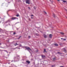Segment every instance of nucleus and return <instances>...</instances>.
I'll return each mask as SVG.
<instances>
[{
	"mask_svg": "<svg viewBox=\"0 0 67 67\" xmlns=\"http://www.w3.org/2000/svg\"><path fill=\"white\" fill-rule=\"evenodd\" d=\"M30 0H26V3H27L29 4H30Z\"/></svg>",
	"mask_w": 67,
	"mask_h": 67,
	"instance_id": "obj_1",
	"label": "nucleus"
},
{
	"mask_svg": "<svg viewBox=\"0 0 67 67\" xmlns=\"http://www.w3.org/2000/svg\"><path fill=\"white\" fill-rule=\"evenodd\" d=\"M25 48L26 49H27L28 50H30V51L32 50L31 49H30V48L29 47H25Z\"/></svg>",
	"mask_w": 67,
	"mask_h": 67,
	"instance_id": "obj_2",
	"label": "nucleus"
},
{
	"mask_svg": "<svg viewBox=\"0 0 67 67\" xmlns=\"http://www.w3.org/2000/svg\"><path fill=\"white\" fill-rule=\"evenodd\" d=\"M16 17H13L11 18V19L12 20H14L16 19Z\"/></svg>",
	"mask_w": 67,
	"mask_h": 67,
	"instance_id": "obj_3",
	"label": "nucleus"
},
{
	"mask_svg": "<svg viewBox=\"0 0 67 67\" xmlns=\"http://www.w3.org/2000/svg\"><path fill=\"white\" fill-rule=\"evenodd\" d=\"M26 62L28 64H30V62L29 61V60L26 61Z\"/></svg>",
	"mask_w": 67,
	"mask_h": 67,
	"instance_id": "obj_4",
	"label": "nucleus"
},
{
	"mask_svg": "<svg viewBox=\"0 0 67 67\" xmlns=\"http://www.w3.org/2000/svg\"><path fill=\"white\" fill-rule=\"evenodd\" d=\"M52 36L53 35H52V34H50L49 35V38H52Z\"/></svg>",
	"mask_w": 67,
	"mask_h": 67,
	"instance_id": "obj_5",
	"label": "nucleus"
},
{
	"mask_svg": "<svg viewBox=\"0 0 67 67\" xmlns=\"http://www.w3.org/2000/svg\"><path fill=\"white\" fill-rule=\"evenodd\" d=\"M55 46H58V44H57L55 43L54 44Z\"/></svg>",
	"mask_w": 67,
	"mask_h": 67,
	"instance_id": "obj_6",
	"label": "nucleus"
},
{
	"mask_svg": "<svg viewBox=\"0 0 67 67\" xmlns=\"http://www.w3.org/2000/svg\"><path fill=\"white\" fill-rule=\"evenodd\" d=\"M42 58H44L45 57V55H42Z\"/></svg>",
	"mask_w": 67,
	"mask_h": 67,
	"instance_id": "obj_7",
	"label": "nucleus"
},
{
	"mask_svg": "<svg viewBox=\"0 0 67 67\" xmlns=\"http://www.w3.org/2000/svg\"><path fill=\"white\" fill-rule=\"evenodd\" d=\"M60 34H61L62 35H64V33L63 32H60Z\"/></svg>",
	"mask_w": 67,
	"mask_h": 67,
	"instance_id": "obj_8",
	"label": "nucleus"
},
{
	"mask_svg": "<svg viewBox=\"0 0 67 67\" xmlns=\"http://www.w3.org/2000/svg\"><path fill=\"white\" fill-rule=\"evenodd\" d=\"M44 38H46V37H47V36L46 35H44Z\"/></svg>",
	"mask_w": 67,
	"mask_h": 67,
	"instance_id": "obj_9",
	"label": "nucleus"
},
{
	"mask_svg": "<svg viewBox=\"0 0 67 67\" xmlns=\"http://www.w3.org/2000/svg\"><path fill=\"white\" fill-rule=\"evenodd\" d=\"M53 16L54 17H55V14H53Z\"/></svg>",
	"mask_w": 67,
	"mask_h": 67,
	"instance_id": "obj_10",
	"label": "nucleus"
},
{
	"mask_svg": "<svg viewBox=\"0 0 67 67\" xmlns=\"http://www.w3.org/2000/svg\"><path fill=\"white\" fill-rule=\"evenodd\" d=\"M44 52H46V49H44Z\"/></svg>",
	"mask_w": 67,
	"mask_h": 67,
	"instance_id": "obj_11",
	"label": "nucleus"
},
{
	"mask_svg": "<svg viewBox=\"0 0 67 67\" xmlns=\"http://www.w3.org/2000/svg\"><path fill=\"white\" fill-rule=\"evenodd\" d=\"M10 20L9 19L7 21V22H10Z\"/></svg>",
	"mask_w": 67,
	"mask_h": 67,
	"instance_id": "obj_12",
	"label": "nucleus"
},
{
	"mask_svg": "<svg viewBox=\"0 0 67 67\" xmlns=\"http://www.w3.org/2000/svg\"><path fill=\"white\" fill-rule=\"evenodd\" d=\"M19 45V44H18L17 43H16V44H14L15 46H16V45Z\"/></svg>",
	"mask_w": 67,
	"mask_h": 67,
	"instance_id": "obj_13",
	"label": "nucleus"
},
{
	"mask_svg": "<svg viewBox=\"0 0 67 67\" xmlns=\"http://www.w3.org/2000/svg\"><path fill=\"white\" fill-rule=\"evenodd\" d=\"M63 2H66V1H63Z\"/></svg>",
	"mask_w": 67,
	"mask_h": 67,
	"instance_id": "obj_14",
	"label": "nucleus"
},
{
	"mask_svg": "<svg viewBox=\"0 0 67 67\" xmlns=\"http://www.w3.org/2000/svg\"><path fill=\"white\" fill-rule=\"evenodd\" d=\"M16 16H19V14H17Z\"/></svg>",
	"mask_w": 67,
	"mask_h": 67,
	"instance_id": "obj_15",
	"label": "nucleus"
},
{
	"mask_svg": "<svg viewBox=\"0 0 67 67\" xmlns=\"http://www.w3.org/2000/svg\"><path fill=\"white\" fill-rule=\"evenodd\" d=\"M44 12V13H45V14H47V13H46V12Z\"/></svg>",
	"mask_w": 67,
	"mask_h": 67,
	"instance_id": "obj_16",
	"label": "nucleus"
},
{
	"mask_svg": "<svg viewBox=\"0 0 67 67\" xmlns=\"http://www.w3.org/2000/svg\"><path fill=\"white\" fill-rule=\"evenodd\" d=\"M53 60H55V58H53Z\"/></svg>",
	"mask_w": 67,
	"mask_h": 67,
	"instance_id": "obj_17",
	"label": "nucleus"
},
{
	"mask_svg": "<svg viewBox=\"0 0 67 67\" xmlns=\"http://www.w3.org/2000/svg\"><path fill=\"white\" fill-rule=\"evenodd\" d=\"M60 45H61V46H62V44L60 43Z\"/></svg>",
	"mask_w": 67,
	"mask_h": 67,
	"instance_id": "obj_18",
	"label": "nucleus"
},
{
	"mask_svg": "<svg viewBox=\"0 0 67 67\" xmlns=\"http://www.w3.org/2000/svg\"><path fill=\"white\" fill-rule=\"evenodd\" d=\"M54 66H55L54 65H52L51 67H54Z\"/></svg>",
	"mask_w": 67,
	"mask_h": 67,
	"instance_id": "obj_19",
	"label": "nucleus"
},
{
	"mask_svg": "<svg viewBox=\"0 0 67 67\" xmlns=\"http://www.w3.org/2000/svg\"><path fill=\"white\" fill-rule=\"evenodd\" d=\"M64 52H66V49H64Z\"/></svg>",
	"mask_w": 67,
	"mask_h": 67,
	"instance_id": "obj_20",
	"label": "nucleus"
},
{
	"mask_svg": "<svg viewBox=\"0 0 67 67\" xmlns=\"http://www.w3.org/2000/svg\"><path fill=\"white\" fill-rule=\"evenodd\" d=\"M15 32H14L13 33V34H15Z\"/></svg>",
	"mask_w": 67,
	"mask_h": 67,
	"instance_id": "obj_21",
	"label": "nucleus"
},
{
	"mask_svg": "<svg viewBox=\"0 0 67 67\" xmlns=\"http://www.w3.org/2000/svg\"><path fill=\"white\" fill-rule=\"evenodd\" d=\"M36 35L37 36H38V35H38V34H36Z\"/></svg>",
	"mask_w": 67,
	"mask_h": 67,
	"instance_id": "obj_22",
	"label": "nucleus"
},
{
	"mask_svg": "<svg viewBox=\"0 0 67 67\" xmlns=\"http://www.w3.org/2000/svg\"><path fill=\"white\" fill-rule=\"evenodd\" d=\"M51 0H50V1H51V2H53V1H51Z\"/></svg>",
	"mask_w": 67,
	"mask_h": 67,
	"instance_id": "obj_23",
	"label": "nucleus"
},
{
	"mask_svg": "<svg viewBox=\"0 0 67 67\" xmlns=\"http://www.w3.org/2000/svg\"><path fill=\"white\" fill-rule=\"evenodd\" d=\"M28 8L29 9H30V7H28Z\"/></svg>",
	"mask_w": 67,
	"mask_h": 67,
	"instance_id": "obj_24",
	"label": "nucleus"
},
{
	"mask_svg": "<svg viewBox=\"0 0 67 67\" xmlns=\"http://www.w3.org/2000/svg\"><path fill=\"white\" fill-rule=\"evenodd\" d=\"M63 40H64V41H66V39H63Z\"/></svg>",
	"mask_w": 67,
	"mask_h": 67,
	"instance_id": "obj_25",
	"label": "nucleus"
},
{
	"mask_svg": "<svg viewBox=\"0 0 67 67\" xmlns=\"http://www.w3.org/2000/svg\"><path fill=\"white\" fill-rule=\"evenodd\" d=\"M28 37L29 38H30V37H31L30 36H29Z\"/></svg>",
	"mask_w": 67,
	"mask_h": 67,
	"instance_id": "obj_26",
	"label": "nucleus"
},
{
	"mask_svg": "<svg viewBox=\"0 0 67 67\" xmlns=\"http://www.w3.org/2000/svg\"><path fill=\"white\" fill-rule=\"evenodd\" d=\"M57 1H60V0H57Z\"/></svg>",
	"mask_w": 67,
	"mask_h": 67,
	"instance_id": "obj_27",
	"label": "nucleus"
},
{
	"mask_svg": "<svg viewBox=\"0 0 67 67\" xmlns=\"http://www.w3.org/2000/svg\"><path fill=\"white\" fill-rule=\"evenodd\" d=\"M60 52H58V53L59 54H60Z\"/></svg>",
	"mask_w": 67,
	"mask_h": 67,
	"instance_id": "obj_28",
	"label": "nucleus"
},
{
	"mask_svg": "<svg viewBox=\"0 0 67 67\" xmlns=\"http://www.w3.org/2000/svg\"><path fill=\"white\" fill-rule=\"evenodd\" d=\"M34 9H36V8H35V7H34Z\"/></svg>",
	"mask_w": 67,
	"mask_h": 67,
	"instance_id": "obj_29",
	"label": "nucleus"
},
{
	"mask_svg": "<svg viewBox=\"0 0 67 67\" xmlns=\"http://www.w3.org/2000/svg\"><path fill=\"white\" fill-rule=\"evenodd\" d=\"M36 52H38V50H37L36 51Z\"/></svg>",
	"mask_w": 67,
	"mask_h": 67,
	"instance_id": "obj_30",
	"label": "nucleus"
},
{
	"mask_svg": "<svg viewBox=\"0 0 67 67\" xmlns=\"http://www.w3.org/2000/svg\"><path fill=\"white\" fill-rule=\"evenodd\" d=\"M21 37V36H20L19 37V38H20V37Z\"/></svg>",
	"mask_w": 67,
	"mask_h": 67,
	"instance_id": "obj_31",
	"label": "nucleus"
},
{
	"mask_svg": "<svg viewBox=\"0 0 67 67\" xmlns=\"http://www.w3.org/2000/svg\"><path fill=\"white\" fill-rule=\"evenodd\" d=\"M31 16H33V15H31Z\"/></svg>",
	"mask_w": 67,
	"mask_h": 67,
	"instance_id": "obj_32",
	"label": "nucleus"
},
{
	"mask_svg": "<svg viewBox=\"0 0 67 67\" xmlns=\"http://www.w3.org/2000/svg\"><path fill=\"white\" fill-rule=\"evenodd\" d=\"M21 45H22L20 44V46H21Z\"/></svg>",
	"mask_w": 67,
	"mask_h": 67,
	"instance_id": "obj_33",
	"label": "nucleus"
},
{
	"mask_svg": "<svg viewBox=\"0 0 67 67\" xmlns=\"http://www.w3.org/2000/svg\"><path fill=\"white\" fill-rule=\"evenodd\" d=\"M60 67H64V66H60Z\"/></svg>",
	"mask_w": 67,
	"mask_h": 67,
	"instance_id": "obj_34",
	"label": "nucleus"
},
{
	"mask_svg": "<svg viewBox=\"0 0 67 67\" xmlns=\"http://www.w3.org/2000/svg\"><path fill=\"white\" fill-rule=\"evenodd\" d=\"M61 40H63V38H61Z\"/></svg>",
	"mask_w": 67,
	"mask_h": 67,
	"instance_id": "obj_35",
	"label": "nucleus"
},
{
	"mask_svg": "<svg viewBox=\"0 0 67 67\" xmlns=\"http://www.w3.org/2000/svg\"><path fill=\"white\" fill-rule=\"evenodd\" d=\"M31 19H33V18L31 17Z\"/></svg>",
	"mask_w": 67,
	"mask_h": 67,
	"instance_id": "obj_36",
	"label": "nucleus"
},
{
	"mask_svg": "<svg viewBox=\"0 0 67 67\" xmlns=\"http://www.w3.org/2000/svg\"><path fill=\"white\" fill-rule=\"evenodd\" d=\"M1 31V29H0V32Z\"/></svg>",
	"mask_w": 67,
	"mask_h": 67,
	"instance_id": "obj_37",
	"label": "nucleus"
},
{
	"mask_svg": "<svg viewBox=\"0 0 67 67\" xmlns=\"http://www.w3.org/2000/svg\"><path fill=\"white\" fill-rule=\"evenodd\" d=\"M15 48H17V47Z\"/></svg>",
	"mask_w": 67,
	"mask_h": 67,
	"instance_id": "obj_38",
	"label": "nucleus"
},
{
	"mask_svg": "<svg viewBox=\"0 0 67 67\" xmlns=\"http://www.w3.org/2000/svg\"><path fill=\"white\" fill-rule=\"evenodd\" d=\"M1 23V22L0 21V23Z\"/></svg>",
	"mask_w": 67,
	"mask_h": 67,
	"instance_id": "obj_39",
	"label": "nucleus"
},
{
	"mask_svg": "<svg viewBox=\"0 0 67 67\" xmlns=\"http://www.w3.org/2000/svg\"><path fill=\"white\" fill-rule=\"evenodd\" d=\"M19 49H20V48H19Z\"/></svg>",
	"mask_w": 67,
	"mask_h": 67,
	"instance_id": "obj_40",
	"label": "nucleus"
}]
</instances>
